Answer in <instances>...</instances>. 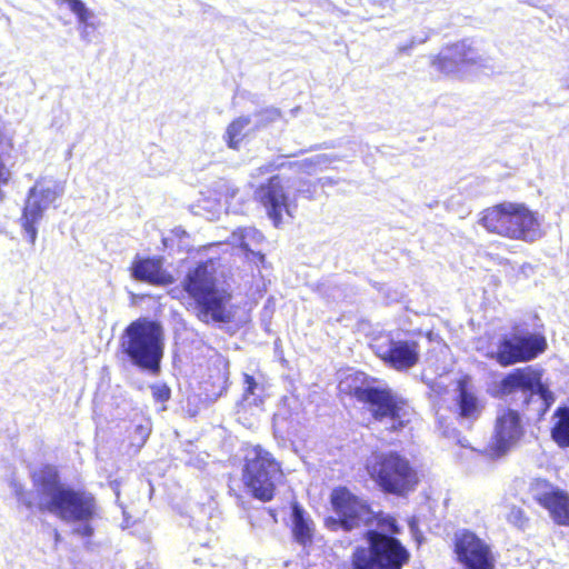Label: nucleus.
I'll use <instances>...</instances> for the list:
<instances>
[{"mask_svg": "<svg viewBox=\"0 0 569 569\" xmlns=\"http://www.w3.org/2000/svg\"><path fill=\"white\" fill-rule=\"evenodd\" d=\"M152 396L158 401H167L170 398V389L166 385H154L151 387Z\"/></svg>", "mask_w": 569, "mask_h": 569, "instance_id": "obj_30", "label": "nucleus"}, {"mask_svg": "<svg viewBox=\"0 0 569 569\" xmlns=\"http://www.w3.org/2000/svg\"><path fill=\"white\" fill-rule=\"evenodd\" d=\"M60 4H67L70 11L77 16L80 24L92 26L90 20L93 18V12L87 8L83 1L60 0Z\"/></svg>", "mask_w": 569, "mask_h": 569, "instance_id": "obj_26", "label": "nucleus"}, {"mask_svg": "<svg viewBox=\"0 0 569 569\" xmlns=\"http://www.w3.org/2000/svg\"><path fill=\"white\" fill-rule=\"evenodd\" d=\"M455 551L466 569H493L490 547L471 531L456 533Z\"/></svg>", "mask_w": 569, "mask_h": 569, "instance_id": "obj_13", "label": "nucleus"}, {"mask_svg": "<svg viewBox=\"0 0 569 569\" xmlns=\"http://www.w3.org/2000/svg\"><path fill=\"white\" fill-rule=\"evenodd\" d=\"M355 396L368 406L375 420L387 430L397 431L403 428L415 416L409 403L389 388L361 387L355 390Z\"/></svg>", "mask_w": 569, "mask_h": 569, "instance_id": "obj_6", "label": "nucleus"}, {"mask_svg": "<svg viewBox=\"0 0 569 569\" xmlns=\"http://www.w3.org/2000/svg\"><path fill=\"white\" fill-rule=\"evenodd\" d=\"M541 379V370L532 366L518 368L500 381L498 392L502 397L521 400L527 406L537 403V415L542 416L553 403L555 397Z\"/></svg>", "mask_w": 569, "mask_h": 569, "instance_id": "obj_7", "label": "nucleus"}, {"mask_svg": "<svg viewBox=\"0 0 569 569\" xmlns=\"http://www.w3.org/2000/svg\"><path fill=\"white\" fill-rule=\"evenodd\" d=\"M551 437L561 448L569 447V408L559 407L552 416Z\"/></svg>", "mask_w": 569, "mask_h": 569, "instance_id": "obj_23", "label": "nucleus"}, {"mask_svg": "<svg viewBox=\"0 0 569 569\" xmlns=\"http://www.w3.org/2000/svg\"><path fill=\"white\" fill-rule=\"evenodd\" d=\"M367 471L383 491L395 495L413 490L418 482L408 459L396 452L373 455L367 461Z\"/></svg>", "mask_w": 569, "mask_h": 569, "instance_id": "obj_8", "label": "nucleus"}, {"mask_svg": "<svg viewBox=\"0 0 569 569\" xmlns=\"http://www.w3.org/2000/svg\"><path fill=\"white\" fill-rule=\"evenodd\" d=\"M331 502L345 530L361 525L369 527L365 533L369 547H359L355 550L353 569H401L408 561L407 549L398 539L387 535L399 532L395 518L376 515L366 502L346 488L333 490Z\"/></svg>", "mask_w": 569, "mask_h": 569, "instance_id": "obj_1", "label": "nucleus"}, {"mask_svg": "<svg viewBox=\"0 0 569 569\" xmlns=\"http://www.w3.org/2000/svg\"><path fill=\"white\" fill-rule=\"evenodd\" d=\"M529 493L548 510L556 523L569 526V495L565 490L545 479L536 478L530 482Z\"/></svg>", "mask_w": 569, "mask_h": 569, "instance_id": "obj_12", "label": "nucleus"}, {"mask_svg": "<svg viewBox=\"0 0 569 569\" xmlns=\"http://www.w3.org/2000/svg\"><path fill=\"white\" fill-rule=\"evenodd\" d=\"M546 345L545 338L539 335L515 336L499 345L497 360L501 366L529 361L541 353Z\"/></svg>", "mask_w": 569, "mask_h": 569, "instance_id": "obj_15", "label": "nucleus"}, {"mask_svg": "<svg viewBox=\"0 0 569 569\" xmlns=\"http://www.w3.org/2000/svg\"><path fill=\"white\" fill-rule=\"evenodd\" d=\"M372 348L385 363L398 371L409 370L420 358L419 345L415 340L385 336L378 338Z\"/></svg>", "mask_w": 569, "mask_h": 569, "instance_id": "obj_11", "label": "nucleus"}, {"mask_svg": "<svg viewBox=\"0 0 569 569\" xmlns=\"http://www.w3.org/2000/svg\"><path fill=\"white\" fill-rule=\"evenodd\" d=\"M291 518L295 539L301 545L310 542L313 532V522L297 503L292 506Z\"/></svg>", "mask_w": 569, "mask_h": 569, "instance_id": "obj_22", "label": "nucleus"}, {"mask_svg": "<svg viewBox=\"0 0 569 569\" xmlns=\"http://www.w3.org/2000/svg\"><path fill=\"white\" fill-rule=\"evenodd\" d=\"M253 131H257V129L252 117L241 116L227 127L223 139L229 148L238 150L242 140Z\"/></svg>", "mask_w": 569, "mask_h": 569, "instance_id": "obj_21", "label": "nucleus"}, {"mask_svg": "<svg viewBox=\"0 0 569 569\" xmlns=\"http://www.w3.org/2000/svg\"><path fill=\"white\" fill-rule=\"evenodd\" d=\"M480 223L492 233L510 239L535 241L541 237L540 222L526 206L503 202L486 209Z\"/></svg>", "mask_w": 569, "mask_h": 569, "instance_id": "obj_4", "label": "nucleus"}, {"mask_svg": "<svg viewBox=\"0 0 569 569\" xmlns=\"http://www.w3.org/2000/svg\"><path fill=\"white\" fill-rule=\"evenodd\" d=\"M256 194L276 227L280 224L283 213L292 216L295 206L290 201L287 187L280 177L270 178L267 184H262L257 190Z\"/></svg>", "mask_w": 569, "mask_h": 569, "instance_id": "obj_16", "label": "nucleus"}, {"mask_svg": "<svg viewBox=\"0 0 569 569\" xmlns=\"http://www.w3.org/2000/svg\"><path fill=\"white\" fill-rule=\"evenodd\" d=\"M121 347L131 362L157 375L163 356V335L154 321L138 319L124 330Z\"/></svg>", "mask_w": 569, "mask_h": 569, "instance_id": "obj_5", "label": "nucleus"}, {"mask_svg": "<svg viewBox=\"0 0 569 569\" xmlns=\"http://www.w3.org/2000/svg\"><path fill=\"white\" fill-rule=\"evenodd\" d=\"M409 526H410L411 531L415 533L416 522L412 520V521L409 522Z\"/></svg>", "mask_w": 569, "mask_h": 569, "instance_id": "obj_34", "label": "nucleus"}, {"mask_svg": "<svg viewBox=\"0 0 569 569\" xmlns=\"http://www.w3.org/2000/svg\"><path fill=\"white\" fill-rule=\"evenodd\" d=\"M281 477L280 465L269 451L260 446L246 449L242 479L246 487L257 499L271 500L276 483Z\"/></svg>", "mask_w": 569, "mask_h": 569, "instance_id": "obj_9", "label": "nucleus"}, {"mask_svg": "<svg viewBox=\"0 0 569 569\" xmlns=\"http://www.w3.org/2000/svg\"><path fill=\"white\" fill-rule=\"evenodd\" d=\"M13 489H14L18 500L21 503L26 505L28 508H31L34 505L33 500L27 492H24L21 485L14 483Z\"/></svg>", "mask_w": 569, "mask_h": 569, "instance_id": "obj_31", "label": "nucleus"}, {"mask_svg": "<svg viewBox=\"0 0 569 569\" xmlns=\"http://www.w3.org/2000/svg\"><path fill=\"white\" fill-rule=\"evenodd\" d=\"M506 519L512 526L523 529L528 523V517L526 512L517 506H510L506 515Z\"/></svg>", "mask_w": 569, "mask_h": 569, "instance_id": "obj_29", "label": "nucleus"}, {"mask_svg": "<svg viewBox=\"0 0 569 569\" xmlns=\"http://www.w3.org/2000/svg\"><path fill=\"white\" fill-rule=\"evenodd\" d=\"M264 240L263 234L253 227L237 228L227 239V242L234 249H238L247 261L257 267H264L266 258L261 252V244Z\"/></svg>", "mask_w": 569, "mask_h": 569, "instance_id": "obj_18", "label": "nucleus"}, {"mask_svg": "<svg viewBox=\"0 0 569 569\" xmlns=\"http://www.w3.org/2000/svg\"><path fill=\"white\" fill-rule=\"evenodd\" d=\"M416 43H417L416 40L411 39L409 41V43L399 46L398 47V52L399 53H408L416 46Z\"/></svg>", "mask_w": 569, "mask_h": 569, "instance_id": "obj_32", "label": "nucleus"}, {"mask_svg": "<svg viewBox=\"0 0 569 569\" xmlns=\"http://www.w3.org/2000/svg\"><path fill=\"white\" fill-rule=\"evenodd\" d=\"M281 113L276 108H267L253 114V123L257 130L268 126L269 123L278 120Z\"/></svg>", "mask_w": 569, "mask_h": 569, "instance_id": "obj_28", "label": "nucleus"}, {"mask_svg": "<svg viewBox=\"0 0 569 569\" xmlns=\"http://www.w3.org/2000/svg\"><path fill=\"white\" fill-rule=\"evenodd\" d=\"M523 435L518 411L500 409L496 417L493 440L490 447L492 457H501L511 450Z\"/></svg>", "mask_w": 569, "mask_h": 569, "instance_id": "obj_14", "label": "nucleus"}, {"mask_svg": "<svg viewBox=\"0 0 569 569\" xmlns=\"http://www.w3.org/2000/svg\"><path fill=\"white\" fill-rule=\"evenodd\" d=\"M337 160H339L338 157H332L329 154H316L302 160L300 167L305 172L312 174L318 170L327 168L330 163Z\"/></svg>", "mask_w": 569, "mask_h": 569, "instance_id": "obj_25", "label": "nucleus"}, {"mask_svg": "<svg viewBox=\"0 0 569 569\" xmlns=\"http://www.w3.org/2000/svg\"><path fill=\"white\" fill-rule=\"evenodd\" d=\"M183 288L194 300L196 315L200 321H230L231 293L218 261L211 259L190 270L183 280Z\"/></svg>", "mask_w": 569, "mask_h": 569, "instance_id": "obj_3", "label": "nucleus"}, {"mask_svg": "<svg viewBox=\"0 0 569 569\" xmlns=\"http://www.w3.org/2000/svg\"><path fill=\"white\" fill-rule=\"evenodd\" d=\"M478 61L477 51L466 41H461L442 49L431 63L438 71L451 74L462 73Z\"/></svg>", "mask_w": 569, "mask_h": 569, "instance_id": "obj_17", "label": "nucleus"}, {"mask_svg": "<svg viewBox=\"0 0 569 569\" xmlns=\"http://www.w3.org/2000/svg\"><path fill=\"white\" fill-rule=\"evenodd\" d=\"M32 479L38 495L36 505L39 509L48 510L62 520L74 523V535L92 536L91 521L97 516V505L91 495L64 488L59 482L57 470L51 466L36 471Z\"/></svg>", "mask_w": 569, "mask_h": 569, "instance_id": "obj_2", "label": "nucleus"}, {"mask_svg": "<svg viewBox=\"0 0 569 569\" xmlns=\"http://www.w3.org/2000/svg\"><path fill=\"white\" fill-rule=\"evenodd\" d=\"M263 393L264 387L262 382L256 377L244 373L242 401L258 407L262 403Z\"/></svg>", "mask_w": 569, "mask_h": 569, "instance_id": "obj_24", "label": "nucleus"}, {"mask_svg": "<svg viewBox=\"0 0 569 569\" xmlns=\"http://www.w3.org/2000/svg\"><path fill=\"white\" fill-rule=\"evenodd\" d=\"M221 211V204L218 200L199 199L196 204V213L206 217L207 219H213Z\"/></svg>", "mask_w": 569, "mask_h": 569, "instance_id": "obj_27", "label": "nucleus"}, {"mask_svg": "<svg viewBox=\"0 0 569 569\" xmlns=\"http://www.w3.org/2000/svg\"><path fill=\"white\" fill-rule=\"evenodd\" d=\"M81 26H82V28L80 29V36L84 41L89 42L90 39H89L88 30H87L89 26H86V24H81Z\"/></svg>", "mask_w": 569, "mask_h": 569, "instance_id": "obj_33", "label": "nucleus"}, {"mask_svg": "<svg viewBox=\"0 0 569 569\" xmlns=\"http://www.w3.org/2000/svg\"><path fill=\"white\" fill-rule=\"evenodd\" d=\"M131 276L139 281L151 284L166 286L173 282V278L162 268L161 259H136L131 266Z\"/></svg>", "mask_w": 569, "mask_h": 569, "instance_id": "obj_19", "label": "nucleus"}, {"mask_svg": "<svg viewBox=\"0 0 569 569\" xmlns=\"http://www.w3.org/2000/svg\"><path fill=\"white\" fill-rule=\"evenodd\" d=\"M64 192V184L54 179L43 178L36 182L28 193L22 213V228L33 244L37 239L36 224L41 220L43 212Z\"/></svg>", "mask_w": 569, "mask_h": 569, "instance_id": "obj_10", "label": "nucleus"}, {"mask_svg": "<svg viewBox=\"0 0 569 569\" xmlns=\"http://www.w3.org/2000/svg\"><path fill=\"white\" fill-rule=\"evenodd\" d=\"M482 409V401L476 392L468 386L466 380H460L456 397V411L459 419L468 425L472 423L480 417Z\"/></svg>", "mask_w": 569, "mask_h": 569, "instance_id": "obj_20", "label": "nucleus"}]
</instances>
